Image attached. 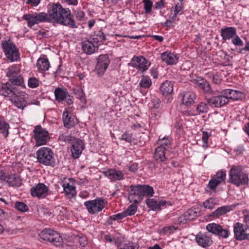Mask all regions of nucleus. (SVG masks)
Wrapping results in <instances>:
<instances>
[{
	"label": "nucleus",
	"instance_id": "obj_18",
	"mask_svg": "<svg viewBox=\"0 0 249 249\" xmlns=\"http://www.w3.org/2000/svg\"><path fill=\"white\" fill-rule=\"evenodd\" d=\"M15 86L8 82L1 84L0 86V93L4 96L13 97L14 95L19 93L18 89Z\"/></svg>",
	"mask_w": 249,
	"mask_h": 249
},
{
	"label": "nucleus",
	"instance_id": "obj_22",
	"mask_svg": "<svg viewBox=\"0 0 249 249\" xmlns=\"http://www.w3.org/2000/svg\"><path fill=\"white\" fill-rule=\"evenodd\" d=\"M3 184H7L9 186L19 187L21 185V180L17 174L5 173Z\"/></svg>",
	"mask_w": 249,
	"mask_h": 249
},
{
	"label": "nucleus",
	"instance_id": "obj_48",
	"mask_svg": "<svg viewBox=\"0 0 249 249\" xmlns=\"http://www.w3.org/2000/svg\"><path fill=\"white\" fill-rule=\"evenodd\" d=\"M209 110V107L207 103L204 102L200 103L197 107L196 111L198 114L206 113Z\"/></svg>",
	"mask_w": 249,
	"mask_h": 249
},
{
	"label": "nucleus",
	"instance_id": "obj_29",
	"mask_svg": "<svg viewBox=\"0 0 249 249\" xmlns=\"http://www.w3.org/2000/svg\"><path fill=\"white\" fill-rule=\"evenodd\" d=\"M179 96L181 98L182 104L187 106L191 105L195 102L196 94L193 92H183L180 93Z\"/></svg>",
	"mask_w": 249,
	"mask_h": 249
},
{
	"label": "nucleus",
	"instance_id": "obj_37",
	"mask_svg": "<svg viewBox=\"0 0 249 249\" xmlns=\"http://www.w3.org/2000/svg\"><path fill=\"white\" fill-rule=\"evenodd\" d=\"M196 84L205 92H209L211 90L210 83L204 78L198 77L196 80Z\"/></svg>",
	"mask_w": 249,
	"mask_h": 249
},
{
	"label": "nucleus",
	"instance_id": "obj_62",
	"mask_svg": "<svg viewBox=\"0 0 249 249\" xmlns=\"http://www.w3.org/2000/svg\"><path fill=\"white\" fill-rule=\"evenodd\" d=\"M85 13L81 10L77 11L75 12V17L77 19L81 21L83 20L85 18Z\"/></svg>",
	"mask_w": 249,
	"mask_h": 249
},
{
	"label": "nucleus",
	"instance_id": "obj_13",
	"mask_svg": "<svg viewBox=\"0 0 249 249\" xmlns=\"http://www.w3.org/2000/svg\"><path fill=\"white\" fill-rule=\"evenodd\" d=\"M110 63L107 54H101L97 59L95 71L99 76L104 75Z\"/></svg>",
	"mask_w": 249,
	"mask_h": 249
},
{
	"label": "nucleus",
	"instance_id": "obj_40",
	"mask_svg": "<svg viewBox=\"0 0 249 249\" xmlns=\"http://www.w3.org/2000/svg\"><path fill=\"white\" fill-rule=\"evenodd\" d=\"M9 128V124L6 122L3 117L0 116V131L5 138L8 136Z\"/></svg>",
	"mask_w": 249,
	"mask_h": 249
},
{
	"label": "nucleus",
	"instance_id": "obj_17",
	"mask_svg": "<svg viewBox=\"0 0 249 249\" xmlns=\"http://www.w3.org/2000/svg\"><path fill=\"white\" fill-rule=\"evenodd\" d=\"M195 240L199 246L204 248L210 247L213 244L212 236L208 232H199L196 235Z\"/></svg>",
	"mask_w": 249,
	"mask_h": 249
},
{
	"label": "nucleus",
	"instance_id": "obj_25",
	"mask_svg": "<svg viewBox=\"0 0 249 249\" xmlns=\"http://www.w3.org/2000/svg\"><path fill=\"white\" fill-rule=\"evenodd\" d=\"M84 144L83 142L79 140L76 139L72 142L71 148L72 156L74 159H77L79 157L84 149Z\"/></svg>",
	"mask_w": 249,
	"mask_h": 249
},
{
	"label": "nucleus",
	"instance_id": "obj_44",
	"mask_svg": "<svg viewBox=\"0 0 249 249\" xmlns=\"http://www.w3.org/2000/svg\"><path fill=\"white\" fill-rule=\"evenodd\" d=\"M146 204L148 208L151 209L153 211H157L159 210L158 205V201L154 198H148L145 201Z\"/></svg>",
	"mask_w": 249,
	"mask_h": 249
},
{
	"label": "nucleus",
	"instance_id": "obj_46",
	"mask_svg": "<svg viewBox=\"0 0 249 249\" xmlns=\"http://www.w3.org/2000/svg\"><path fill=\"white\" fill-rule=\"evenodd\" d=\"M178 229V227H175V226H166L162 229L161 232L164 235L171 234Z\"/></svg>",
	"mask_w": 249,
	"mask_h": 249
},
{
	"label": "nucleus",
	"instance_id": "obj_63",
	"mask_svg": "<svg viewBox=\"0 0 249 249\" xmlns=\"http://www.w3.org/2000/svg\"><path fill=\"white\" fill-rule=\"evenodd\" d=\"M127 167L129 171L133 173H136L138 170V164L136 163L128 164L127 165Z\"/></svg>",
	"mask_w": 249,
	"mask_h": 249
},
{
	"label": "nucleus",
	"instance_id": "obj_58",
	"mask_svg": "<svg viewBox=\"0 0 249 249\" xmlns=\"http://www.w3.org/2000/svg\"><path fill=\"white\" fill-rule=\"evenodd\" d=\"M126 217V215L125 213H124V211L122 213H118L116 214H114L109 216V219L113 221H116L117 220H121Z\"/></svg>",
	"mask_w": 249,
	"mask_h": 249
},
{
	"label": "nucleus",
	"instance_id": "obj_31",
	"mask_svg": "<svg viewBox=\"0 0 249 249\" xmlns=\"http://www.w3.org/2000/svg\"><path fill=\"white\" fill-rule=\"evenodd\" d=\"M233 206L231 205H225L222 207H218L216 210L212 212L209 215L210 217H212L213 218H216L219 217L224 214H225L228 212L233 210Z\"/></svg>",
	"mask_w": 249,
	"mask_h": 249
},
{
	"label": "nucleus",
	"instance_id": "obj_15",
	"mask_svg": "<svg viewBox=\"0 0 249 249\" xmlns=\"http://www.w3.org/2000/svg\"><path fill=\"white\" fill-rule=\"evenodd\" d=\"M219 92V95L207 100V102L210 106L213 107H220L226 105L229 102L228 96L222 93V90Z\"/></svg>",
	"mask_w": 249,
	"mask_h": 249
},
{
	"label": "nucleus",
	"instance_id": "obj_14",
	"mask_svg": "<svg viewBox=\"0 0 249 249\" xmlns=\"http://www.w3.org/2000/svg\"><path fill=\"white\" fill-rule=\"evenodd\" d=\"M49 188L43 183H39L30 189L32 196L38 199L44 198L48 195Z\"/></svg>",
	"mask_w": 249,
	"mask_h": 249
},
{
	"label": "nucleus",
	"instance_id": "obj_32",
	"mask_svg": "<svg viewBox=\"0 0 249 249\" xmlns=\"http://www.w3.org/2000/svg\"><path fill=\"white\" fill-rule=\"evenodd\" d=\"M64 193L65 196L69 198H72L76 195V187L69 182H64L62 184Z\"/></svg>",
	"mask_w": 249,
	"mask_h": 249
},
{
	"label": "nucleus",
	"instance_id": "obj_6",
	"mask_svg": "<svg viewBox=\"0 0 249 249\" xmlns=\"http://www.w3.org/2000/svg\"><path fill=\"white\" fill-rule=\"evenodd\" d=\"M36 155L37 161L40 163L46 166H53V153L50 148L42 147L37 150Z\"/></svg>",
	"mask_w": 249,
	"mask_h": 249
},
{
	"label": "nucleus",
	"instance_id": "obj_4",
	"mask_svg": "<svg viewBox=\"0 0 249 249\" xmlns=\"http://www.w3.org/2000/svg\"><path fill=\"white\" fill-rule=\"evenodd\" d=\"M38 235L42 240L49 242L56 247H59L62 245V238L58 232L53 229H45L41 231Z\"/></svg>",
	"mask_w": 249,
	"mask_h": 249
},
{
	"label": "nucleus",
	"instance_id": "obj_12",
	"mask_svg": "<svg viewBox=\"0 0 249 249\" xmlns=\"http://www.w3.org/2000/svg\"><path fill=\"white\" fill-rule=\"evenodd\" d=\"M233 232L236 240H249V228L241 223H235L233 226Z\"/></svg>",
	"mask_w": 249,
	"mask_h": 249
},
{
	"label": "nucleus",
	"instance_id": "obj_36",
	"mask_svg": "<svg viewBox=\"0 0 249 249\" xmlns=\"http://www.w3.org/2000/svg\"><path fill=\"white\" fill-rule=\"evenodd\" d=\"M142 198L151 197L154 196L155 192L153 188L148 185H140Z\"/></svg>",
	"mask_w": 249,
	"mask_h": 249
},
{
	"label": "nucleus",
	"instance_id": "obj_54",
	"mask_svg": "<svg viewBox=\"0 0 249 249\" xmlns=\"http://www.w3.org/2000/svg\"><path fill=\"white\" fill-rule=\"evenodd\" d=\"M137 207L134 205L131 204L128 208L124 213H125L126 217L134 215L137 212Z\"/></svg>",
	"mask_w": 249,
	"mask_h": 249
},
{
	"label": "nucleus",
	"instance_id": "obj_59",
	"mask_svg": "<svg viewBox=\"0 0 249 249\" xmlns=\"http://www.w3.org/2000/svg\"><path fill=\"white\" fill-rule=\"evenodd\" d=\"M78 242L81 247H86L88 244V240L87 237L84 235L79 236L78 238Z\"/></svg>",
	"mask_w": 249,
	"mask_h": 249
},
{
	"label": "nucleus",
	"instance_id": "obj_61",
	"mask_svg": "<svg viewBox=\"0 0 249 249\" xmlns=\"http://www.w3.org/2000/svg\"><path fill=\"white\" fill-rule=\"evenodd\" d=\"M165 0H159L155 2V8L156 9H161L165 7Z\"/></svg>",
	"mask_w": 249,
	"mask_h": 249
},
{
	"label": "nucleus",
	"instance_id": "obj_7",
	"mask_svg": "<svg viewBox=\"0 0 249 249\" xmlns=\"http://www.w3.org/2000/svg\"><path fill=\"white\" fill-rule=\"evenodd\" d=\"M105 40L104 36H96L82 42V49L87 54H91L98 50L99 45Z\"/></svg>",
	"mask_w": 249,
	"mask_h": 249
},
{
	"label": "nucleus",
	"instance_id": "obj_26",
	"mask_svg": "<svg viewBox=\"0 0 249 249\" xmlns=\"http://www.w3.org/2000/svg\"><path fill=\"white\" fill-rule=\"evenodd\" d=\"M236 34L237 29L233 26L225 27L220 30L221 36L225 41L231 39Z\"/></svg>",
	"mask_w": 249,
	"mask_h": 249
},
{
	"label": "nucleus",
	"instance_id": "obj_41",
	"mask_svg": "<svg viewBox=\"0 0 249 249\" xmlns=\"http://www.w3.org/2000/svg\"><path fill=\"white\" fill-rule=\"evenodd\" d=\"M212 178L215 179L220 183H225L226 178V172L224 169L218 171L216 174L212 177Z\"/></svg>",
	"mask_w": 249,
	"mask_h": 249
},
{
	"label": "nucleus",
	"instance_id": "obj_35",
	"mask_svg": "<svg viewBox=\"0 0 249 249\" xmlns=\"http://www.w3.org/2000/svg\"><path fill=\"white\" fill-rule=\"evenodd\" d=\"M172 139L169 137H164L161 138V136H160L159 140L158 141V147H162L165 148L166 150L171 151L172 150Z\"/></svg>",
	"mask_w": 249,
	"mask_h": 249
},
{
	"label": "nucleus",
	"instance_id": "obj_27",
	"mask_svg": "<svg viewBox=\"0 0 249 249\" xmlns=\"http://www.w3.org/2000/svg\"><path fill=\"white\" fill-rule=\"evenodd\" d=\"M184 0H178L174 1V5L171 7L170 12H173V15L170 16L172 20H175L178 15L182 14L184 9L183 1Z\"/></svg>",
	"mask_w": 249,
	"mask_h": 249
},
{
	"label": "nucleus",
	"instance_id": "obj_49",
	"mask_svg": "<svg viewBox=\"0 0 249 249\" xmlns=\"http://www.w3.org/2000/svg\"><path fill=\"white\" fill-rule=\"evenodd\" d=\"M220 225L215 223H212L208 224L206 226V230L210 233L215 234Z\"/></svg>",
	"mask_w": 249,
	"mask_h": 249
},
{
	"label": "nucleus",
	"instance_id": "obj_34",
	"mask_svg": "<svg viewBox=\"0 0 249 249\" xmlns=\"http://www.w3.org/2000/svg\"><path fill=\"white\" fill-rule=\"evenodd\" d=\"M37 70L39 72L47 71L50 67L48 59L46 57H40L38 59L36 64Z\"/></svg>",
	"mask_w": 249,
	"mask_h": 249
},
{
	"label": "nucleus",
	"instance_id": "obj_3",
	"mask_svg": "<svg viewBox=\"0 0 249 249\" xmlns=\"http://www.w3.org/2000/svg\"><path fill=\"white\" fill-rule=\"evenodd\" d=\"M1 46L5 56L10 62L17 61L19 59L18 49L11 40L2 41Z\"/></svg>",
	"mask_w": 249,
	"mask_h": 249
},
{
	"label": "nucleus",
	"instance_id": "obj_55",
	"mask_svg": "<svg viewBox=\"0 0 249 249\" xmlns=\"http://www.w3.org/2000/svg\"><path fill=\"white\" fill-rule=\"evenodd\" d=\"M211 134L206 131L202 132V140L203 141L202 147L205 149L208 147V139Z\"/></svg>",
	"mask_w": 249,
	"mask_h": 249
},
{
	"label": "nucleus",
	"instance_id": "obj_33",
	"mask_svg": "<svg viewBox=\"0 0 249 249\" xmlns=\"http://www.w3.org/2000/svg\"><path fill=\"white\" fill-rule=\"evenodd\" d=\"M160 91L163 96H168L173 92V84L168 80L163 82L160 88Z\"/></svg>",
	"mask_w": 249,
	"mask_h": 249
},
{
	"label": "nucleus",
	"instance_id": "obj_1",
	"mask_svg": "<svg viewBox=\"0 0 249 249\" xmlns=\"http://www.w3.org/2000/svg\"><path fill=\"white\" fill-rule=\"evenodd\" d=\"M48 15L54 22L71 28L77 27L70 10L64 8L59 2L50 3L48 6Z\"/></svg>",
	"mask_w": 249,
	"mask_h": 249
},
{
	"label": "nucleus",
	"instance_id": "obj_16",
	"mask_svg": "<svg viewBox=\"0 0 249 249\" xmlns=\"http://www.w3.org/2000/svg\"><path fill=\"white\" fill-rule=\"evenodd\" d=\"M55 100L59 103H62L65 101L68 105L73 103L72 97L71 96L67 90L65 89L56 88L54 91Z\"/></svg>",
	"mask_w": 249,
	"mask_h": 249
},
{
	"label": "nucleus",
	"instance_id": "obj_21",
	"mask_svg": "<svg viewBox=\"0 0 249 249\" xmlns=\"http://www.w3.org/2000/svg\"><path fill=\"white\" fill-rule=\"evenodd\" d=\"M152 80L149 76L142 75L139 83L138 89L143 95H145L152 86Z\"/></svg>",
	"mask_w": 249,
	"mask_h": 249
},
{
	"label": "nucleus",
	"instance_id": "obj_39",
	"mask_svg": "<svg viewBox=\"0 0 249 249\" xmlns=\"http://www.w3.org/2000/svg\"><path fill=\"white\" fill-rule=\"evenodd\" d=\"M220 184L218 181L211 178L205 188V191L211 193H215L217 187Z\"/></svg>",
	"mask_w": 249,
	"mask_h": 249
},
{
	"label": "nucleus",
	"instance_id": "obj_10",
	"mask_svg": "<svg viewBox=\"0 0 249 249\" xmlns=\"http://www.w3.org/2000/svg\"><path fill=\"white\" fill-rule=\"evenodd\" d=\"M33 132L34 134V138L37 146L46 144L50 140L48 132L40 125L36 126L33 130Z\"/></svg>",
	"mask_w": 249,
	"mask_h": 249
},
{
	"label": "nucleus",
	"instance_id": "obj_8",
	"mask_svg": "<svg viewBox=\"0 0 249 249\" xmlns=\"http://www.w3.org/2000/svg\"><path fill=\"white\" fill-rule=\"evenodd\" d=\"M107 203V202L104 199L100 197L86 201L84 203V205L89 214L94 215L101 212Z\"/></svg>",
	"mask_w": 249,
	"mask_h": 249
},
{
	"label": "nucleus",
	"instance_id": "obj_2",
	"mask_svg": "<svg viewBox=\"0 0 249 249\" xmlns=\"http://www.w3.org/2000/svg\"><path fill=\"white\" fill-rule=\"evenodd\" d=\"M228 181L237 187L247 185L249 182V173L243 166L232 165L229 171Z\"/></svg>",
	"mask_w": 249,
	"mask_h": 249
},
{
	"label": "nucleus",
	"instance_id": "obj_28",
	"mask_svg": "<svg viewBox=\"0 0 249 249\" xmlns=\"http://www.w3.org/2000/svg\"><path fill=\"white\" fill-rule=\"evenodd\" d=\"M222 93L228 96V99H232L233 100H241L245 97V94L243 92L238 90H233L231 89H225L222 90Z\"/></svg>",
	"mask_w": 249,
	"mask_h": 249
},
{
	"label": "nucleus",
	"instance_id": "obj_24",
	"mask_svg": "<svg viewBox=\"0 0 249 249\" xmlns=\"http://www.w3.org/2000/svg\"><path fill=\"white\" fill-rule=\"evenodd\" d=\"M160 57L162 61L168 65L176 64L179 59V57L177 54L169 51L162 53Z\"/></svg>",
	"mask_w": 249,
	"mask_h": 249
},
{
	"label": "nucleus",
	"instance_id": "obj_50",
	"mask_svg": "<svg viewBox=\"0 0 249 249\" xmlns=\"http://www.w3.org/2000/svg\"><path fill=\"white\" fill-rule=\"evenodd\" d=\"M215 199L214 198L211 197L205 200L203 205L206 209H212L215 205Z\"/></svg>",
	"mask_w": 249,
	"mask_h": 249
},
{
	"label": "nucleus",
	"instance_id": "obj_52",
	"mask_svg": "<svg viewBox=\"0 0 249 249\" xmlns=\"http://www.w3.org/2000/svg\"><path fill=\"white\" fill-rule=\"evenodd\" d=\"M142 2L144 4L145 14H149L151 13L153 5L152 1L151 0H143Z\"/></svg>",
	"mask_w": 249,
	"mask_h": 249
},
{
	"label": "nucleus",
	"instance_id": "obj_64",
	"mask_svg": "<svg viewBox=\"0 0 249 249\" xmlns=\"http://www.w3.org/2000/svg\"><path fill=\"white\" fill-rule=\"evenodd\" d=\"M151 75L155 79H157L159 76V72L157 68H152L150 70Z\"/></svg>",
	"mask_w": 249,
	"mask_h": 249
},
{
	"label": "nucleus",
	"instance_id": "obj_51",
	"mask_svg": "<svg viewBox=\"0 0 249 249\" xmlns=\"http://www.w3.org/2000/svg\"><path fill=\"white\" fill-rule=\"evenodd\" d=\"M189 221L187 218V216L184 213L179 216L177 219L174 220V224L175 225H181L186 223V222Z\"/></svg>",
	"mask_w": 249,
	"mask_h": 249
},
{
	"label": "nucleus",
	"instance_id": "obj_5",
	"mask_svg": "<svg viewBox=\"0 0 249 249\" xmlns=\"http://www.w3.org/2000/svg\"><path fill=\"white\" fill-rule=\"evenodd\" d=\"M22 18L24 20L27 21L28 26L30 28H32L35 24H38L40 23L51 22L50 17L45 12L39 13L35 12L25 14L23 16Z\"/></svg>",
	"mask_w": 249,
	"mask_h": 249
},
{
	"label": "nucleus",
	"instance_id": "obj_60",
	"mask_svg": "<svg viewBox=\"0 0 249 249\" xmlns=\"http://www.w3.org/2000/svg\"><path fill=\"white\" fill-rule=\"evenodd\" d=\"M139 248L137 245H134L133 243L124 244L119 249H138Z\"/></svg>",
	"mask_w": 249,
	"mask_h": 249
},
{
	"label": "nucleus",
	"instance_id": "obj_30",
	"mask_svg": "<svg viewBox=\"0 0 249 249\" xmlns=\"http://www.w3.org/2000/svg\"><path fill=\"white\" fill-rule=\"evenodd\" d=\"M170 151L166 150L162 147H158L155 149L154 158L156 160L164 162L167 159V154Z\"/></svg>",
	"mask_w": 249,
	"mask_h": 249
},
{
	"label": "nucleus",
	"instance_id": "obj_57",
	"mask_svg": "<svg viewBox=\"0 0 249 249\" xmlns=\"http://www.w3.org/2000/svg\"><path fill=\"white\" fill-rule=\"evenodd\" d=\"M231 40L232 43L235 46H242L244 45L243 41L237 34Z\"/></svg>",
	"mask_w": 249,
	"mask_h": 249
},
{
	"label": "nucleus",
	"instance_id": "obj_42",
	"mask_svg": "<svg viewBox=\"0 0 249 249\" xmlns=\"http://www.w3.org/2000/svg\"><path fill=\"white\" fill-rule=\"evenodd\" d=\"M230 234V231L225 228H223L222 226L220 225L219 228H218V231H216L214 235L218 236L220 238H227Z\"/></svg>",
	"mask_w": 249,
	"mask_h": 249
},
{
	"label": "nucleus",
	"instance_id": "obj_43",
	"mask_svg": "<svg viewBox=\"0 0 249 249\" xmlns=\"http://www.w3.org/2000/svg\"><path fill=\"white\" fill-rule=\"evenodd\" d=\"M185 213L187 216V218L189 220H191L195 219L198 215L200 212L197 208H192L189 209L187 212H185Z\"/></svg>",
	"mask_w": 249,
	"mask_h": 249
},
{
	"label": "nucleus",
	"instance_id": "obj_53",
	"mask_svg": "<svg viewBox=\"0 0 249 249\" xmlns=\"http://www.w3.org/2000/svg\"><path fill=\"white\" fill-rule=\"evenodd\" d=\"M133 134L132 133H130L128 131H125L124 133L122 136L121 138L120 139L121 140H124L126 142H128L131 143L132 141L134 140L133 137Z\"/></svg>",
	"mask_w": 249,
	"mask_h": 249
},
{
	"label": "nucleus",
	"instance_id": "obj_38",
	"mask_svg": "<svg viewBox=\"0 0 249 249\" xmlns=\"http://www.w3.org/2000/svg\"><path fill=\"white\" fill-rule=\"evenodd\" d=\"M11 100L14 105L19 108L23 109L27 106L26 101L23 98L18 96V94L14 95Z\"/></svg>",
	"mask_w": 249,
	"mask_h": 249
},
{
	"label": "nucleus",
	"instance_id": "obj_47",
	"mask_svg": "<svg viewBox=\"0 0 249 249\" xmlns=\"http://www.w3.org/2000/svg\"><path fill=\"white\" fill-rule=\"evenodd\" d=\"M15 208L21 212H26L29 210L28 206L24 202L17 201L15 203Z\"/></svg>",
	"mask_w": 249,
	"mask_h": 249
},
{
	"label": "nucleus",
	"instance_id": "obj_19",
	"mask_svg": "<svg viewBox=\"0 0 249 249\" xmlns=\"http://www.w3.org/2000/svg\"><path fill=\"white\" fill-rule=\"evenodd\" d=\"M128 198L134 203H139L143 199L140 185H131L129 187Z\"/></svg>",
	"mask_w": 249,
	"mask_h": 249
},
{
	"label": "nucleus",
	"instance_id": "obj_56",
	"mask_svg": "<svg viewBox=\"0 0 249 249\" xmlns=\"http://www.w3.org/2000/svg\"><path fill=\"white\" fill-rule=\"evenodd\" d=\"M59 140L62 142L70 143L73 142V141L76 139L71 135L62 134L59 136Z\"/></svg>",
	"mask_w": 249,
	"mask_h": 249
},
{
	"label": "nucleus",
	"instance_id": "obj_23",
	"mask_svg": "<svg viewBox=\"0 0 249 249\" xmlns=\"http://www.w3.org/2000/svg\"><path fill=\"white\" fill-rule=\"evenodd\" d=\"M62 120L64 126L68 129L74 127L77 123V119L67 109H65L63 113Z\"/></svg>",
	"mask_w": 249,
	"mask_h": 249
},
{
	"label": "nucleus",
	"instance_id": "obj_45",
	"mask_svg": "<svg viewBox=\"0 0 249 249\" xmlns=\"http://www.w3.org/2000/svg\"><path fill=\"white\" fill-rule=\"evenodd\" d=\"M40 84L41 82L39 81V80L35 77H31L28 79V86L31 89H35L39 87Z\"/></svg>",
	"mask_w": 249,
	"mask_h": 249
},
{
	"label": "nucleus",
	"instance_id": "obj_20",
	"mask_svg": "<svg viewBox=\"0 0 249 249\" xmlns=\"http://www.w3.org/2000/svg\"><path fill=\"white\" fill-rule=\"evenodd\" d=\"M103 174L111 182L120 181L124 179V175L123 172L115 168L109 169L104 171Z\"/></svg>",
	"mask_w": 249,
	"mask_h": 249
},
{
	"label": "nucleus",
	"instance_id": "obj_9",
	"mask_svg": "<svg viewBox=\"0 0 249 249\" xmlns=\"http://www.w3.org/2000/svg\"><path fill=\"white\" fill-rule=\"evenodd\" d=\"M20 70L18 66L14 64L8 67L6 75L12 84L25 88L23 78L20 74Z\"/></svg>",
	"mask_w": 249,
	"mask_h": 249
},
{
	"label": "nucleus",
	"instance_id": "obj_11",
	"mask_svg": "<svg viewBox=\"0 0 249 249\" xmlns=\"http://www.w3.org/2000/svg\"><path fill=\"white\" fill-rule=\"evenodd\" d=\"M129 65L143 73L148 69L150 66V63L143 56L134 55L131 58Z\"/></svg>",
	"mask_w": 249,
	"mask_h": 249
}]
</instances>
